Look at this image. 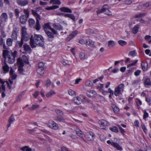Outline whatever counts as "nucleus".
<instances>
[{
	"instance_id": "5fc2aeb1",
	"label": "nucleus",
	"mask_w": 151,
	"mask_h": 151,
	"mask_svg": "<svg viewBox=\"0 0 151 151\" xmlns=\"http://www.w3.org/2000/svg\"><path fill=\"white\" fill-rule=\"evenodd\" d=\"M146 101L149 105L151 104V98L150 97L147 96L146 98Z\"/></svg>"
},
{
	"instance_id": "49530a36",
	"label": "nucleus",
	"mask_w": 151,
	"mask_h": 151,
	"mask_svg": "<svg viewBox=\"0 0 151 151\" xmlns=\"http://www.w3.org/2000/svg\"><path fill=\"white\" fill-rule=\"evenodd\" d=\"M39 106L37 104H33L30 107L29 109L31 110H33L35 109L38 108Z\"/></svg>"
},
{
	"instance_id": "423d86ee",
	"label": "nucleus",
	"mask_w": 151,
	"mask_h": 151,
	"mask_svg": "<svg viewBox=\"0 0 151 151\" xmlns=\"http://www.w3.org/2000/svg\"><path fill=\"white\" fill-rule=\"evenodd\" d=\"M32 14L36 17L37 20L36 25L35 26V28L36 30L38 31L41 28L39 22V20L40 19V16L35 11L32 10Z\"/></svg>"
},
{
	"instance_id": "20e7f679",
	"label": "nucleus",
	"mask_w": 151,
	"mask_h": 151,
	"mask_svg": "<svg viewBox=\"0 0 151 151\" xmlns=\"http://www.w3.org/2000/svg\"><path fill=\"white\" fill-rule=\"evenodd\" d=\"M82 99H83L84 101L88 103H91V101L88 100L87 98L83 95H80L78 96H77L73 98V102L75 104H81L82 102Z\"/></svg>"
},
{
	"instance_id": "bf43d9fd",
	"label": "nucleus",
	"mask_w": 151,
	"mask_h": 151,
	"mask_svg": "<svg viewBox=\"0 0 151 151\" xmlns=\"http://www.w3.org/2000/svg\"><path fill=\"white\" fill-rule=\"evenodd\" d=\"M39 94V92L37 91H36L35 92L33 95L35 98H38Z\"/></svg>"
},
{
	"instance_id": "72a5a7b5",
	"label": "nucleus",
	"mask_w": 151,
	"mask_h": 151,
	"mask_svg": "<svg viewBox=\"0 0 151 151\" xmlns=\"http://www.w3.org/2000/svg\"><path fill=\"white\" fill-rule=\"evenodd\" d=\"M3 69L5 72H7L9 70V67L7 64H5L3 66Z\"/></svg>"
},
{
	"instance_id": "ddd939ff",
	"label": "nucleus",
	"mask_w": 151,
	"mask_h": 151,
	"mask_svg": "<svg viewBox=\"0 0 151 151\" xmlns=\"http://www.w3.org/2000/svg\"><path fill=\"white\" fill-rule=\"evenodd\" d=\"M94 134L92 132H87L85 134L86 139L87 141H90L93 140L94 139Z\"/></svg>"
},
{
	"instance_id": "412c9836",
	"label": "nucleus",
	"mask_w": 151,
	"mask_h": 151,
	"mask_svg": "<svg viewBox=\"0 0 151 151\" xmlns=\"http://www.w3.org/2000/svg\"><path fill=\"white\" fill-rule=\"evenodd\" d=\"M8 19L7 14L5 13H2L0 17V20L3 22H6Z\"/></svg>"
},
{
	"instance_id": "0e129e2a",
	"label": "nucleus",
	"mask_w": 151,
	"mask_h": 151,
	"mask_svg": "<svg viewBox=\"0 0 151 151\" xmlns=\"http://www.w3.org/2000/svg\"><path fill=\"white\" fill-rule=\"evenodd\" d=\"M92 82L89 81H87L86 83V85L88 86H91L92 85Z\"/></svg>"
},
{
	"instance_id": "603ef678",
	"label": "nucleus",
	"mask_w": 151,
	"mask_h": 151,
	"mask_svg": "<svg viewBox=\"0 0 151 151\" xmlns=\"http://www.w3.org/2000/svg\"><path fill=\"white\" fill-rule=\"evenodd\" d=\"M15 121V119L13 116L12 115L9 119V122L10 123H12Z\"/></svg>"
},
{
	"instance_id": "4d7b16f0",
	"label": "nucleus",
	"mask_w": 151,
	"mask_h": 151,
	"mask_svg": "<svg viewBox=\"0 0 151 151\" xmlns=\"http://www.w3.org/2000/svg\"><path fill=\"white\" fill-rule=\"evenodd\" d=\"M54 119L59 122H63L64 121V119L62 118H55Z\"/></svg>"
},
{
	"instance_id": "a211bd4d",
	"label": "nucleus",
	"mask_w": 151,
	"mask_h": 151,
	"mask_svg": "<svg viewBox=\"0 0 151 151\" xmlns=\"http://www.w3.org/2000/svg\"><path fill=\"white\" fill-rule=\"evenodd\" d=\"M23 48L24 51L22 52L25 54H30L31 52V49L29 46L27 44L24 45Z\"/></svg>"
},
{
	"instance_id": "e2e57ef3",
	"label": "nucleus",
	"mask_w": 151,
	"mask_h": 151,
	"mask_svg": "<svg viewBox=\"0 0 151 151\" xmlns=\"http://www.w3.org/2000/svg\"><path fill=\"white\" fill-rule=\"evenodd\" d=\"M136 102L137 105H140L142 104V101L139 99H137L136 100Z\"/></svg>"
},
{
	"instance_id": "37998d69",
	"label": "nucleus",
	"mask_w": 151,
	"mask_h": 151,
	"mask_svg": "<svg viewBox=\"0 0 151 151\" xmlns=\"http://www.w3.org/2000/svg\"><path fill=\"white\" fill-rule=\"evenodd\" d=\"M119 44L122 46H124L126 45L127 43L126 41L123 40H119L118 41Z\"/></svg>"
},
{
	"instance_id": "bb28decb",
	"label": "nucleus",
	"mask_w": 151,
	"mask_h": 151,
	"mask_svg": "<svg viewBox=\"0 0 151 151\" xmlns=\"http://www.w3.org/2000/svg\"><path fill=\"white\" fill-rule=\"evenodd\" d=\"M139 27V25H136L132 30V32L134 34H136L138 31Z\"/></svg>"
},
{
	"instance_id": "6e6d98bb",
	"label": "nucleus",
	"mask_w": 151,
	"mask_h": 151,
	"mask_svg": "<svg viewBox=\"0 0 151 151\" xmlns=\"http://www.w3.org/2000/svg\"><path fill=\"white\" fill-rule=\"evenodd\" d=\"M134 68H131L129 70H127V73L128 74L132 73L134 70Z\"/></svg>"
},
{
	"instance_id": "ea45409f",
	"label": "nucleus",
	"mask_w": 151,
	"mask_h": 151,
	"mask_svg": "<svg viewBox=\"0 0 151 151\" xmlns=\"http://www.w3.org/2000/svg\"><path fill=\"white\" fill-rule=\"evenodd\" d=\"M12 38L16 40L17 38V32L15 30H13L12 35Z\"/></svg>"
},
{
	"instance_id": "a18cd8bd",
	"label": "nucleus",
	"mask_w": 151,
	"mask_h": 151,
	"mask_svg": "<svg viewBox=\"0 0 151 151\" xmlns=\"http://www.w3.org/2000/svg\"><path fill=\"white\" fill-rule=\"evenodd\" d=\"M76 134L78 136L81 137H82L83 136V132L80 130H78L76 131Z\"/></svg>"
},
{
	"instance_id": "58836bf2",
	"label": "nucleus",
	"mask_w": 151,
	"mask_h": 151,
	"mask_svg": "<svg viewBox=\"0 0 151 151\" xmlns=\"http://www.w3.org/2000/svg\"><path fill=\"white\" fill-rule=\"evenodd\" d=\"M6 43L9 46H12V40L10 38L7 39L6 40Z\"/></svg>"
},
{
	"instance_id": "7ed1b4c3",
	"label": "nucleus",
	"mask_w": 151,
	"mask_h": 151,
	"mask_svg": "<svg viewBox=\"0 0 151 151\" xmlns=\"http://www.w3.org/2000/svg\"><path fill=\"white\" fill-rule=\"evenodd\" d=\"M43 29L46 34L50 38H53L54 35L57 34V31L51 28L50 23L45 24L43 26Z\"/></svg>"
},
{
	"instance_id": "c756f323",
	"label": "nucleus",
	"mask_w": 151,
	"mask_h": 151,
	"mask_svg": "<svg viewBox=\"0 0 151 151\" xmlns=\"http://www.w3.org/2000/svg\"><path fill=\"white\" fill-rule=\"evenodd\" d=\"M37 72L40 75L42 76L44 73V69L38 68L37 70Z\"/></svg>"
},
{
	"instance_id": "1a4fd4ad",
	"label": "nucleus",
	"mask_w": 151,
	"mask_h": 151,
	"mask_svg": "<svg viewBox=\"0 0 151 151\" xmlns=\"http://www.w3.org/2000/svg\"><path fill=\"white\" fill-rule=\"evenodd\" d=\"M27 28L26 27H22V40H24V41H27L28 40L29 38V37L27 33Z\"/></svg>"
},
{
	"instance_id": "a19ab883",
	"label": "nucleus",
	"mask_w": 151,
	"mask_h": 151,
	"mask_svg": "<svg viewBox=\"0 0 151 151\" xmlns=\"http://www.w3.org/2000/svg\"><path fill=\"white\" fill-rule=\"evenodd\" d=\"M21 150L24 151H32V149L27 146H25L22 147Z\"/></svg>"
},
{
	"instance_id": "b1692460",
	"label": "nucleus",
	"mask_w": 151,
	"mask_h": 151,
	"mask_svg": "<svg viewBox=\"0 0 151 151\" xmlns=\"http://www.w3.org/2000/svg\"><path fill=\"white\" fill-rule=\"evenodd\" d=\"M116 45V42L112 40H110L108 42V46L110 48H112Z\"/></svg>"
},
{
	"instance_id": "69168bd1",
	"label": "nucleus",
	"mask_w": 151,
	"mask_h": 151,
	"mask_svg": "<svg viewBox=\"0 0 151 151\" xmlns=\"http://www.w3.org/2000/svg\"><path fill=\"white\" fill-rule=\"evenodd\" d=\"M144 7H147L151 6V2H150L144 4L143 5Z\"/></svg>"
},
{
	"instance_id": "f257e3e1",
	"label": "nucleus",
	"mask_w": 151,
	"mask_h": 151,
	"mask_svg": "<svg viewBox=\"0 0 151 151\" xmlns=\"http://www.w3.org/2000/svg\"><path fill=\"white\" fill-rule=\"evenodd\" d=\"M44 44V39L41 35L35 34L34 35L31 36L30 40V44L32 48H35L37 46L42 47Z\"/></svg>"
},
{
	"instance_id": "e433bc0d",
	"label": "nucleus",
	"mask_w": 151,
	"mask_h": 151,
	"mask_svg": "<svg viewBox=\"0 0 151 151\" xmlns=\"http://www.w3.org/2000/svg\"><path fill=\"white\" fill-rule=\"evenodd\" d=\"M137 55V53L135 50L129 52V56H131L133 57H134Z\"/></svg>"
},
{
	"instance_id": "f8f14e48",
	"label": "nucleus",
	"mask_w": 151,
	"mask_h": 151,
	"mask_svg": "<svg viewBox=\"0 0 151 151\" xmlns=\"http://www.w3.org/2000/svg\"><path fill=\"white\" fill-rule=\"evenodd\" d=\"M110 8L108 5H105L102 7V12L104 13L105 14L111 15L112 14L111 12L109 10Z\"/></svg>"
},
{
	"instance_id": "0eeeda50",
	"label": "nucleus",
	"mask_w": 151,
	"mask_h": 151,
	"mask_svg": "<svg viewBox=\"0 0 151 151\" xmlns=\"http://www.w3.org/2000/svg\"><path fill=\"white\" fill-rule=\"evenodd\" d=\"M15 65H16L18 66V71L19 73L20 74H23L24 71V70L23 68L24 64L22 60L20 58H19L17 59V62Z\"/></svg>"
},
{
	"instance_id": "6e6552de",
	"label": "nucleus",
	"mask_w": 151,
	"mask_h": 151,
	"mask_svg": "<svg viewBox=\"0 0 151 151\" xmlns=\"http://www.w3.org/2000/svg\"><path fill=\"white\" fill-rule=\"evenodd\" d=\"M124 86L122 84H120L115 88L114 94L115 96H119L123 91Z\"/></svg>"
},
{
	"instance_id": "680f3d73",
	"label": "nucleus",
	"mask_w": 151,
	"mask_h": 151,
	"mask_svg": "<svg viewBox=\"0 0 151 151\" xmlns=\"http://www.w3.org/2000/svg\"><path fill=\"white\" fill-rule=\"evenodd\" d=\"M145 14L144 13H140L135 15V17L137 18L141 17L144 16Z\"/></svg>"
},
{
	"instance_id": "c03bdc74",
	"label": "nucleus",
	"mask_w": 151,
	"mask_h": 151,
	"mask_svg": "<svg viewBox=\"0 0 151 151\" xmlns=\"http://www.w3.org/2000/svg\"><path fill=\"white\" fill-rule=\"evenodd\" d=\"M23 40H22L21 39V41L17 42L16 43V46H19V47H21L23 44Z\"/></svg>"
},
{
	"instance_id": "f3484780",
	"label": "nucleus",
	"mask_w": 151,
	"mask_h": 151,
	"mask_svg": "<svg viewBox=\"0 0 151 151\" xmlns=\"http://www.w3.org/2000/svg\"><path fill=\"white\" fill-rule=\"evenodd\" d=\"M87 96L90 97H95L97 95L96 92L95 91L92 90H88L86 92Z\"/></svg>"
},
{
	"instance_id": "a878e982",
	"label": "nucleus",
	"mask_w": 151,
	"mask_h": 151,
	"mask_svg": "<svg viewBox=\"0 0 151 151\" xmlns=\"http://www.w3.org/2000/svg\"><path fill=\"white\" fill-rule=\"evenodd\" d=\"M56 93V92L53 90H51L48 92L46 95V96L47 98L50 97L54 95Z\"/></svg>"
},
{
	"instance_id": "39448f33",
	"label": "nucleus",
	"mask_w": 151,
	"mask_h": 151,
	"mask_svg": "<svg viewBox=\"0 0 151 151\" xmlns=\"http://www.w3.org/2000/svg\"><path fill=\"white\" fill-rule=\"evenodd\" d=\"M10 78L9 79V81H6V83L7 84L8 86L10 88L12 85V84L13 82L12 80H15L17 77V75L14 72L13 70L11 68L10 71Z\"/></svg>"
},
{
	"instance_id": "dca6fc26",
	"label": "nucleus",
	"mask_w": 151,
	"mask_h": 151,
	"mask_svg": "<svg viewBox=\"0 0 151 151\" xmlns=\"http://www.w3.org/2000/svg\"><path fill=\"white\" fill-rule=\"evenodd\" d=\"M48 126L50 128L54 129H57L58 128L57 124L52 120L49 121L48 123Z\"/></svg>"
},
{
	"instance_id": "09e8293b",
	"label": "nucleus",
	"mask_w": 151,
	"mask_h": 151,
	"mask_svg": "<svg viewBox=\"0 0 151 151\" xmlns=\"http://www.w3.org/2000/svg\"><path fill=\"white\" fill-rule=\"evenodd\" d=\"M110 129L111 130L117 132H118V129L115 126H113L110 128Z\"/></svg>"
},
{
	"instance_id": "473e14b6",
	"label": "nucleus",
	"mask_w": 151,
	"mask_h": 151,
	"mask_svg": "<svg viewBox=\"0 0 151 151\" xmlns=\"http://www.w3.org/2000/svg\"><path fill=\"white\" fill-rule=\"evenodd\" d=\"M54 27L58 30H62L63 29L62 26L59 24H53Z\"/></svg>"
},
{
	"instance_id": "774afa93",
	"label": "nucleus",
	"mask_w": 151,
	"mask_h": 151,
	"mask_svg": "<svg viewBox=\"0 0 151 151\" xmlns=\"http://www.w3.org/2000/svg\"><path fill=\"white\" fill-rule=\"evenodd\" d=\"M68 17L70 18L73 21L75 20V16L72 14H70Z\"/></svg>"
},
{
	"instance_id": "6ab92c4d",
	"label": "nucleus",
	"mask_w": 151,
	"mask_h": 151,
	"mask_svg": "<svg viewBox=\"0 0 151 151\" xmlns=\"http://www.w3.org/2000/svg\"><path fill=\"white\" fill-rule=\"evenodd\" d=\"M78 34V31H75L73 32L70 35H69L67 38L66 40L69 41L71 39L76 36Z\"/></svg>"
},
{
	"instance_id": "4468645a",
	"label": "nucleus",
	"mask_w": 151,
	"mask_h": 151,
	"mask_svg": "<svg viewBox=\"0 0 151 151\" xmlns=\"http://www.w3.org/2000/svg\"><path fill=\"white\" fill-rule=\"evenodd\" d=\"M138 62V60H134L132 63L131 62V60L129 58H127L125 60L126 63H130L127 65V68H129L132 66H135Z\"/></svg>"
},
{
	"instance_id": "3c124183",
	"label": "nucleus",
	"mask_w": 151,
	"mask_h": 151,
	"mask_svg": "<svg viewBox=\"0 0 151 151\" xmlns=\"http://www.w3.org/2000/svg\"><path fill=\"white\" fill-rule=\"evenodd\" d=\"M44 64L42 62H40L38 64V68L44 69Z\"/></svg>"
},
{
	"instance_id": "9b49d317",
	"label": "nucleus",
	"mask_w": 151,
	"mask_h": 151,
	"mask_svg": "<svg viewBox=\"0 0 151 151\" xmlns=\"http://www.w3.org/2000/svg\"><path fill=\"white\" fill-rule=\"evenodd\" d=\"M107 143L108 144L111 145L117 150L120 151H122L123 150L122 147L117 143L111 141L110 140H108L107 141Z\"/></svg>"
},
{
	"instance_id": "f03ea898",
	"label": "nucleus",
	"mask_w": 151,
	"mask_h": 151,
	"mask_svg": "<svg viewBox=\"0 0 151 151\" xmlns=\"http://www.w3.org/2000/svg\"><path fill=\"white\" fill-rule=\"evenodd\" d=\"M17 52L16 50L13 52L7 49L3 50V56L5 61L8 63L12 64L15 61V58L17 57Z\"/></svg>"
},
{
	"instance_id": "4c0bfd02",
	"label": "nucleus",
	"mask_w": 151,
	"mask_h": 151,
	"mask_svg": "<svg viewBox=\"0 0 151 151\" xmlns=\"http://www.w3.org/2000/svg\"><path fill=\"white\" fill-rule=\"evenodd\" d=\"M50 3L59 5L61 3L59 0H51Z\"/></svg>"
},
{
	"instance_id": "de8ad7c7",
	"label": "nucleus",
	"mask_w": 151,
	"mask_h": 151,
	"mask_svg": "<svg viewBox=\"0 0 151 151\" xmlns=\"http://www.w3.org/2000/svg\"><path fill=\"white\" fill-rule=\"evenodd\" d=\"M59 6H50L46 8L45 9L47 10H50L55 9L58 8Z\"/></svg>"
},
{
	"instance_id": "7c9ffc66",
	"label": "nucleus",
	"mask_w": 151,
	"mask_h": 151,
	"mask_svg": "<svg viewBox=\"0 0 151 151\" xmlns=\"http://www.w3.org/2000/svg\"><path fill=\"white\" fill-rule=\"evenodd\" d=\"M68 92L69 95L71 96H74L76 94L75 91L72 89L68 90Z\"/></svg>"
},
{
	"instance_id": "5701e85b",
	"label": "nucleus",
	"mask_w": 151,
	"mask_h": 151,
	"mask_svg": "<svg viewBox=\"0 0 151 151\" xmlns=\"http://www.w3.org/2000/svg\"><path fill=\"white\" fill-rule=\"evenodd\" d=\"M85 43L86 45L91 47L94 46V42L91 40H87Z\"/></svg>"
},
{
	"instance_id": "2eb2a0df",
	"label": "nucleus",
	"mask_w": 151,
	"mask_h": 151,
	"mask_svg": "<svg viewBox=\"0 0 151 151\" xmlns=\"http://www.w3.org/2000/svg\"><path fill=\"white\" fill-rule=\"evenodd\" d=\"M138 62V60H134L132 63L131 62V60L129 58H127L125 60L126 63H130L127 65V68H129L132 66H135Z\"/></svg>"
},
{
	"instance_id": "79ce46f5",
	"label": "nucleus",
	"mask_w": 151,
	"mask_h": 151,
	"mask_svg": "<svg viewBox=\"0 0 151 151\" xmlns=\"http://www.w3.org/2000/svg\"><path fill=\"white\" fill-rule=\"evenodd\" d=\"M108 91L110 93V94L109 95V97L110 99H111L112 96L113 95L114 93V91L110 88L108 89Z\"/></svg>"
},
{
	"instance_id": "4be33fe9",
	"label": "nucleus",
	"mask_w": 151,
	"mask_h": 151,
	"mask_svg": "<svg viewBox=\"0 0 151 151\" xmlns=\"http://www.w3.org/2000/svg\"><path fill=\"white\" fill-rule=\"evenodd\" d=\"M27 17L24 15L21 16L20 17V21L21 23L24 24H25L27 21Z\"/></svg>"
},
{
	"instance_id": "aec40b11",
	"label": "nucleus",
	"mask_w": 151,
	"mask_h": 151,
	"mask_svg": "<svg viewBox=\"0 0 151 151\" xmlns=\"http://www.w3.org/2000/svg\"><path fill=\"white\" fill-rule=\"evenodd\" d=\"M18 4L21 6H24L28 4V1L27 0H18L17 1Z\"/></svg>"
},
{
	"instance_id": "cd10ccee",
	"label": "nucleus",
	"mask_w": 151,
	"mask_h": 151,
	"mask_svg": "<svg viewBox=\"0 0 151 151\" xmlns=\"http://www.w3.org/2000/svg\"><path fill=\"white\" fill-rule=\"evenodd\" d=\"M60 9L61 11L63 12L68 13L72 12L71 10L70 9L67 7H63L60 8Z\"/></svg>"
},
{
	"instance_id": "8fccbe9b",
	"label": "nucleus",
	"mask_w": 151,
	"mask_h": 151,
	"mask_svg": "<svg viewBox=\"0 0 151 151\" xmlns=\"http://www.w3.org/2000/svg\"><path fill=\"white\" fill-rule=\"evenodd\" d=\"M4 22L1 21L0 20V31L1 32L4 29Z\"/></svg>"
},
{
	"instance_id": "864d4df0",
	"label": "nucleus",
	"mask_w": 151,
	"mask_h": 151,
	"mask_svg": "<svg viewBox=\"0 0 151 151\" xmlns=\"http://www.w3.org/2000/svg\"><path fill=\"white\" fill-rule=\"evenodd\" d=\"M23 61L26 63H29L28 60L25 56H23L22 57Z\"/></svg>"
},
{
	"instance_id": "f704fd0d",
	"label": "nucleus",
	"mask_w": 151,
	"mask_h": 151,
	"mask_svg": "<svg viewBox=\"0 0 151 151\" xmlns=\"http://www.w3.org/2000/svg\"><path fill=\"white\" fill-rule=\"evenodd\" d=\"M79 57L82 60H84L86 58V56L84 53L81 52L79 54Z\"/></svg>"
},
{
	"instance_id": "052dcab7",
	"label": "nucleus",
	"mask_w": 151,
	"mask_h": 151,
	"mask_svg": "<svg viewBox=\"0 0 151 151\" xmlns=\"http://www.w3.org/2000/svg\"><path fill=\"white\" fill-rule=\"evenodd\" d=\"M141 72V70H137L134 73V75L136 76H139Z\"/></svg>"
},
{
	"instance_id": "9d476101",
	"label": "nucleus",
	"mask_w": 151,
	"mask_h": 151,
	"mask_svg": "<svg viewBox=\"0 0 151 151\" xmlns=\"http://www.w3.org/2000/svg\"><path fill=\"white\" fill-rule=\"evenodd\" d=\"M98 123L101 128L103 129H106V127L109 125V123L104 119L99 120Z\"/></svg>"
},
{
	"instance_id": "2f4dec72",
	"label": "nucleus",
	"mask_w": 151,
	"mask_h": 151,
	"mask_svg": "<svg viewBox=\"0 0 151 151\" xmlns=\"http://www.w3.org/2000/svg\"><path fill=\"white\" fill-rule=\"evenodd\" d=\"M114 112L116 113H118L119 112V109L115 105H113L112 106Z\"/></svg>"
},
{
	"instance_id": "393cba45",
	"label": "nucleus",
	"mask_w": 151,
	"mask_h": 151,
	"mask_svg": "<svg viewBox=\"0 0 151 151\" xmlns=\"http://www.w3.org/2000/svg\"><path fill=\"white\" fill-rule=\"evenodd\" d=\"M145 85L147 87H150L151 86V83L149 79H146L145 81Z\"/></svg>"
},
{
	"instance_id": "c9c22d12",
	"label": "nucleus",
	"mask_w": 151,
	"mask_h": 151,
	"mask_svg": "<svg viewBox=\"0 0 151 151\" xmlns=\"http://www.w3.org/2000/svg\"><path fill=\"white\" fill-rule=\"evenodd\" d=\"M29 26L31 27H32L35 23V21L32 19H29Z\"/></svg>"
},
{
	"instance_id": "13d9d810",
	"label": "nucleus",
	"mask_w": 151,
	"mask_h": 151,
	"mask_svg": "<svg viewBox=\"0 0 151 151\" xmlns=\"http://www.w3.org/2000/svg\"><path fill=\"white\" fill-rule=\"evenodd\" d=\"M1 84H2V85H1V87H0L1 89V91L4 92V91H5V86L4 84V82H3L2 83H1Z\"/></svg>"
},
{
	"instance_id": "338daca9",
	"label": "nucleus",
	"mask_w": 151,
	"mask_h": 151,
	"mask_svg": "<svg viewBox=\"0 0 151 151\" xmlns=\"http://www.w3.org/2000/svg\"><path fill=\"white\" fill-rule=\"evenodd\" d=\"M15 13L17 17H19V11L18 9H15Z\"/></svg>"
},
{
	"instance_id": "c85d7f7f",
	"label": "nucleus",
	"mask_w": 151,
	"mask_h": 151,
	"mask_svg": "<svg viewBox=\"0 0 151 151\" xmlns=\"http://www.w3.org/2000/svg\"><path fill=\"white\" fill-rule=\"evenodd\" d=\"M81 81V79L80 78L76 79L75 81H72L71 82H70V84L71 86H73L75 84H78L79 82Z\"/></svg>"
}]
</instances>
